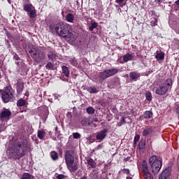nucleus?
<instances>
[{"label": "nucleus", "mask_w": 179, "mask_h": 179, "mask_svg": "<svg viewBox=\"0 0 179 179\" xmlns=\"http://www.w3.org/2000/svg\"><path fill=\"white\" fill-rule=\"evenodd\" d=\"M107 132H108V130H107V129H105L98 132L96 136V139H97L98 141H103V139H104L106 136H107Z\"/></svg>", "instance_id": "obj_11"}, {"label": "nucleus", "mask_w": 179, "mask_h": 179, "mask_svg": "<svg viewBox=\"0 0 179 179\" xmlns=\"http://www.w3.org/2000/svg\"><path fill=\"white\" fill-rule=\"evenodd\" d=\"M27 104V102L24 99H20L17 102V107H24V106H26Z\"/></svg>", "instance_id": "obj_29"}, {"label": "nucleus", "mask_w": 179, "mask_h": 179, "mask_svg": "<svg viewBox=\"0 0 179 179\" xmlns=\"http://www.w3.org/2000/svg\"><path fill=\"white\" fill-rule=\"evenodd\" d=\"M61 23H57V24H55L52 23L50 25V30L51 31V33H55L56 31V33H59V30L61 29Z\"/></svg>", "instance_id": "obj_10"}, {"label": "nucleus", "mask_w": 179, "mask_h": 179, "mask_svg": "<svg viewBox=\"0 0 179 179\" xmlns=\"http://www.w3.org/2000/svg\"><path fill=\"white\" fill-rule=\"evenodd\" d=\"M132 58H134V56L132 55L127 53L124 56H123V61L124 62H128V61L132 60Z\"/></svg>", "instance_id": "obj_26"}, {"label": "nucleus", "mask_w": 179, "mask_h": 179, "mask_svg": "<svg viewBox=\"0 0 179 179\" xmlns=\"http://www.w3.org/2000/svg\"><path fill=\"white\" fill-rule=\"evenodd\" d=\"M87 113L88 114H94V109L92 107H88L87 108Z\"/></svg>", "instance_id": "obj_40"}, {"label": "nucleus", "mask_w": 179, "mask_h": 179, "mask_svg": "<svg viewBox=\"0 0 179 179\" xmlns=\"http://www.w3.org/2000/svg\"><path fill=\"white\" fill-rule=\"evenodd\" d=\"M58 35L70 43H75L76 41V35L73 34L72 25L69 24L62 23L60 26Z\"/></svg>", "instance_id": "obj_2"}, {"label": "nucleus", "mask_w": 179, "mask_h": 179, "mask_svg": "<svg viewBox=\"0 0 179 179\" xmlns=\"http://www.w3.org/2000/svg\"><path fill=\"white\" fill-rule=\"evenodd\" d=\"M37 136L39 139L43 140L44 138H45V131H44L43 129L38 130Z\"/></svg>", "instance_id": "obj_19"}, {"label": "nucleus", "mask_w": 179, "mask_h": 179, "mask_svg": "<svg viewBox=\"0 0 179 179\" xmlns=\"http://www.w3.org/2000/svg\"><path fill=\"white\" fill-rule=\"evenodd\" d=\"M67 169L69 170V171L75 173L76 170H78V164L74 162H70V164H66Z\"/></svg>", "instance_id": "obj_13"}, {"label": "nucleus", "mask_w": 179, "mask_h": 179, "mask_svg": "<svg viewBox=\"0 0 179 179\" xmlns=\"http://www.w3.org/2000/svg\"><path fill=\"white\" fill-rule=\"evenodd\" d=\"M50 157L52 160H58V153L55 151L50 152Z\"/></svg>", "instance_id": "obj_33"}, {"label": "nucleus", "mask_w": 179, "mask_h": 179, "mask_svg": "<svg viewBox=\"0 0 179 179\" xmlns=\"http://www.w3.org/2000/svg\"><path fill=\"white\" fill-rule=\"evenodd\" d=\"M14 59H16V61H19V56H17V55H15Z\"/></svg>", "instance_id": "obj_46"}, {"label": "nucleus", "mask_w": 179, "mask_h": 179, "mask_svg": "<svg viewBox=\"0 0 179 179\" xmlns=\"http://www.w3.org/2000/svg\"><path fill=\"white\" fill-rule=\"evenodd\" d=\"M87 162V166H90V167H91V169H96V166H97V163L95 162L94 159H92V158H88L86 160Z\"/></svg>", "instance_id": "obj_15"}, {"label": "nucleus", "mask_w": 179, "mask_h": 179, "mask_svg": "<svg viewBox=\"0 0 179 179\" xmlns=\"http://www.w3.org/2000/svg\"><path fill=\"white\" fill-rule=\"evenodd\" d=\"M124 124H127V121H125V117H122L120 122L117 123V127H122Z\"/></svg>", "instance_id": "obj_37"}, {"label": "nucleus", "mask_w": 179, "mask_h": 179, "mask_svg": "<svg viewBox=\"0 0 179 179\" xmlns=\"http://www.w3.org/2000/svg\"><path fill=\"white\" fill-rule=\"evenodd\" d=\"M62 68H68V67L66 66H62Z\"/></svg>", "instance_id": "obj_51"}, {"label": "nucleus", "mask_w": 179, "mask_h": 179, "mask_svg": "<svg viewBox=\"0 0 179 179\" xmlns=\"http://www.w3.org/2000/svg\"><path fill=\"white\" fill-rule=\"evenodd\" d=\"M151 26L155 27L156 24H157V18H154L151 22H150Z\"/></svg>", "instance_id": "obj_41"}, {"label": "nucleus", "mask_w": 179, "mask_h": 179, "mask_svg": "<svg viewBox=\"0 0 179 179\" xmlns=\"http://www.w3.org/2000/svg\"><path fill=\"white\" fill-rule=\"evenodd\" d=\"M128 0H115V3L120 6V8H123L127 5V1Z\"/></svg>", "instance_id": "obj_28"}, {"label": "nucleus", "mask_w": 179, "mask_h": 179, "mask_svg": "<svg viewBox=\"0 0 179 179\" xmlns=\"http://www.w3.org/2000/svg\"><path fill=\"white\" fill-rule=\"evenodd\" d=\"M97 26H99V24H97V22H92L91 23L90 25H89V30L90 31H93V30H94V29H96Z\"/></svg>", "instance_id": "obj_31"}, {"label": "nucleus", "mask_w": 179, "mask_h": 179, "mask_svg": "<svg viewBox=\"0 0 179 179\" xmlns=\"http://www.w3.org/2000/svg\"><path fill=\"white\" fill-rule=\"evenodd\" d=\"M55 131H58V127H56V128H55Z\"/></svg>", "instance_id": "obj_52"}, {"label": "nucleus", "mask_w": 179, "mask_h": 179, "mask_svg": "<svg viewBox=\"0 0 179 179\" xmlns=\"http://www.w3.org/2000/svg\"><path fill=\"white\" fill-rule=\"evenodd\" d=\"M143 177L145 179H153V176H152V173H150V171L148 172H144Z\"/></svg>", "instance_id": "obj_32"}, {"label": "nucleus", "mask_w": 179, "mask_h": 179, "mask_svg": "<svg viewBox=\"0 0 179 179\" xmlns=\"http://www.w3.org/2000/svg\"><path fill=\"white\" fill-rule=\"evenodd\" d=\"M170 174H171V169L166 168L160 174L159 179H167V178H169V177H170Z\"/></svg>", "instance_id": "obj_12"}, {"label": "nucleus", "mask_w": 179, "mask_h": 179, "mask_svg": "<svg viewBox=\"0 0 179 179\" xmlns=\"http://www.w3.org/2000/svg\"><path fill=\"white\" fill-rule=\"evenodd\" d=\"M122 171L124 174H129V173H130L129 169H122Z\"/></svg>", "instance_id": "obj_44"}, {"label": "nucleus", "mask_w": 179, "mask_h": 179, "mask_svg": "<svg viewBox=\"0 0 179 179\" xmlns=\"http://www.w3.org/2000/svg\"><path fill=\"white\" fill-rule=\"evenodd\" d=\"M143 117L145 118V120H149L153 117V113L149 110H146L143 114Z\"/></svg>", "instance_id": "obj_27"}, {"label": "nucleus", "mask_w": 179, "mask_h": 179, "mask_svg": "<svg viewBox=\"0 0 179 179\" xmlns=\"http://www.w3.org/2000/svg\"><path fill=\"white\" fill-rule=\"evenodd\" d=\"M23 89H24V83L22 80H18L17 83V93L20 94L23 92Z\"/></svg>", "instance_id": "obj_14"}, {"label": "nucleus", "mask_w": 179, "mask_h": 179, "mask_svg": "<svg viewBox=\"0 0 179 179\" xmlns=\"http://www.w3.org/2000/svg\"><path fill=\"white\" fill-rule=\"evenodd\" d=\"M30 149V145L26 141L15 143L11 148L7 150V156L9 159L19 160L23 157Z\"/></svg>", "instance_id": "obj_1"}, {"label": "nucleus", "mask_w": 179, "mask_h": 179, "mask_svg": "<svg viewBox=\"0 0 179 179\" xmlns=\"http://www.w3.org/2000/svg\"><path fill=\"white\" fill-rule=\"evenodd\" d=\"M152 132H153V127H147L143 131V136H148V135H150V134H152Z\"/></svg>", "instance_id": "obj_17"}, {"label": "nucleus", "mask_w": 179, "mask_h": 179, "mask_svg": "<svg viewBox=\"0 0 179 179\" xmlns=\"http://www.w3.org/2000/svg\"><path fill=\"white\" fill-rule=\"evenodd\" d=\"M15 64H16L17 66H20V62H15Z\"/></svg>", "instance_id": "obj_47"}, {"label": "nucleus", "mask_w": 179, "mask_h": 179, "mask_svg": "<svg viewBox=\"0 0 179 179\" xmlns=\"http://www.w3.org/2000/svg\"><path fill=\"white\" fill-rule=\"evenodd\" d=\"M175 3H176V5H178V6H179V0H177V1L175 2Z\"/></svg>", "instance_id": "obj_48"}, {"label": "nucleus", "mask_w": 179, "mask_h": 179, "mask_svg": "<svg viewBox=\"0 0 179 179\" xmlns=\"http://www.w3.org/2000/svg\"><path fill=\"white\" fill-rule=\"evenodd\" d=\"M13 89L11 87H6L5 90L2 92L1 99L4 103H9L13 101L15 96H13Z\"/></svg>", "instance_id": "obj_5"}, {"label": "nucleus", "mask_w": 179, "mask_h": 179, "mask_svg": "<svg viewBox=\"0 0 179 179\" xmlns=\"http://www.w3.org/2000/svg\"><path fill=\"white\" fill-rule=\"evenodd\" d=\"M145 98H146V100H148V101H152V93H150V92H148L145 94Z\"/></svg>", "instance_id": "obj_35"}, {"label": "nucleus", "mask_w": 179, "mask_h": 179, "mask_svg": "<svg viewBox=\"0 0 179 179\" xmlns=\"http://www.w3.org/2000/svg\"><path fill=\"white\" fill-rule=\"evenodd\" d=\"M81 179H87V176H83L82 178H81Z\"/></svg>", "instance_id": "obj_49"}, {"label": "nucleus", "mask_w": 179, "mask_h": 179, "mask_svg": "<svg viewBox=\"0 0 179 179\" xmlns=\"http://www.w3.org/2000/svg\"><path fill=\"white\" fill-rule=\"evenodd\" d=\"M29 53L36 62H41L45 58V53L38 50V49L35 50V51L30 50Z\"/></svg>", "instance_id": "obj_7"}, {"label": "nucleus", "mask_w": 179, "mask_h": 179, "mask_svg": "<svg viewBox=\"0 0 179 179\" xmlns=\"http://www.w3.org/2000/svg\"><path fill=\"white\" fill-rule=\"evenodd\" d=\"M22 179H31V175H29V173H25L22 175Z\"/></svg>", "instance_id": "obj_38"}, {"label": "nucleus", "mask_w": 179, "mask_h": 179, "mask_svg": "<svg viewBox=\"0 0 179 179\" xmlns=\"http://www.w3.org/2000/svg\"><path fill=\"white\" fill-rule=\"evenodd\" d=\"M141 169L143 173H147L149 171V167H148V162L143 160L141 164Z\"/></svg>", "instance_id": "obj_16"}, {"label": "nucleus", "mask_w": 179, "mask_h": 179, "mask_svg": "<svg viewBox=\"0 0 179 179\" xmlns=\"http://www.w3.org/2000/svg\"><path fill=\"white\" fill-rule=\"evenodd\" d=\"M12 116V112L10 110L7 108H3L0 112V121H9L10 120V117Z\"/></svg>", "instance_id": "obj_8"}, {"label": "nucleus", "mask_w": 179, "mask_h": 179, "mask_svg": "<svg viewBox=\"0 0 179 179\" xmlns=\"http://www.w3.org/2000/svg\"><path fill=\"white\" fill-rule=\"evenodd\" d=\"M57 57V55L55 52L50 51L48 54V58L50 61H54L55 59V57Z\"/></svg>", "instance_id": "obj_25"}, {"label": "nucleus", "mask_w": 179, "mask_h": 179, "mask_svg": "<svg viewBox=\"0 0 179 179\" xmlns=\"http://www.w3.org/2000/svg\"><path fill=\"white\" fill-rule=\"evenodd\" d=\"M66 164H69L75 162V156L73 155V150H66L64 156Z\"/></svg>", "instance_id": "obj_9"}, {"label": "nucleus", "mask_w": 179, "mask_h": 179, "mask_svg": "<svg viewBox=\"0 0 179 179\" xmlns=\"http://www.w3.org/2000/svg\"><path fill=\"white\" fill-rule=\"evenodd\" d=\"M86 90L89 92V93H98L99 90H97V87L94 86H90L86 87Z\"/></svg>", "instance_id": "obj_21"}, {"label": "nucleus", "mask_w": 179, "mask_h": 179, "mask_svg": "<svg viewBox=\"0 0 179 179\" xmlns=\"http://www.w3.org/2000/svg\"><path fill=\"white\" fill-rule=\"evenodd\" d=\"M118 72V70L117 69H111L106 70L103 72H100L98 74V78L99 82H103L105 80V79H107V78H110V76H113V75H115Z\"/></svg>", "instance_id": "obj_6"}, {"label": "nucleus", "mask_w": 179, "mask_h": 179, "mask_svg": "<svg viewBox=\"0 0 179 179\" xmlns=\"http://www.w3.org/2000/svg\"><path fill=\"white\" fill-rule=\"evenodd\" d=\"M129 76L133 80H136V79H138L141 75L137 72H130Z\"/></svg>", "instance_id": "obj_23"}, {"label": "nucleus", "mask_w": 179, "mask_h": 179, "mask_svg": "<svg viewBox=\"0 0 179 179\" xmlns=\"http://www.w3.org/2000/svg\"><path fill=\"white\" fill-rule=\"evenodd\" d=\"M155 58L158 61H162V60L164 59V52H159L158 51H157L156 55H155Z\"/></svg>", "instance_id": "obj_20"}, {"label": "nucleus", "mask_w": 179, "mask_h": 179, "mask_svg": "<svg viewBox=\"0 0 179 179\" xmlns=\"http://www.w3.org/2000/svg\"><path fill=\"white\" fill-rule=\"evenodd\" d=\"M73 136L74 139H79V138H80V134L73 133Z\"/></svg>", "instance_id": "obj_42"}, {"label": "nucleus", "mask_w": 179, "mask_h": 179, "mask_svg": "<svg viewBox=\"0 0 179 179\" xmlns=\"http://www.w3.org/2000/svg\"><path fill=\"white\" fill-rule=\"evenodd\" d=\"M57 179H64L65 178V176L62 175V174H59L57 176Z\"/></svg>", "instance_id": "obj_45"}, {"label": "nucleus", "mask_w": 179, "mask_h": 179, "mask_svg": "<svg viewBox=\"0 0 179 179\" xmlns=\"http://www.w3.org/2000/svg\"><path fill=\"white\" fill-rule=\"evenodd\" d=\"M34 7L31 4H24V10L25 12H30Z\"/></svg>", "instance_id": "obj_30"}, {"label": "nucleus", "mask_w": 179, "mask_h": 179, "mask_svg": "<svg viewBox=\"0 0 179 179\" xmlns=\"http://www.w3.org/2000/svg\"><path fill=\"white\" fill-rule=\"evenodd\" d=\"M139 139H141V136L139 134H136L134 139V145H136V143L139 142Z\"/></svg>", "instance_id": "obj_36"}, {"label": "nucleus", "mask_w": 179, "mask_h": 179, "mask_svg": "<svg viewBox=\"0 0 179 179\" xmlns=\"http://www.w3.org/2000/svg\"><path fill=\"white\" fill-rule=\"evenodd\" d=\"M145 146H146V141L143 139L141 140L138 143L139 149H145Z\"/></svg>", "instance_id": "obj_34"}, {"label": "nucleus", "mask_w": 179, "mask_h": 179, "mask_svg": "<svg viewBox=\"0 0 179 179\" xmlns=\"http://www.w3.org/2000/svg\"><path fill=\"white\" fill-rule=\"evenodd\" d=\"M150 164L151 166L152 173H154V174H157L162 169V158H159L155 155L152 156L150 158Z\"/></svg>", "instance_id": "obj_4"}, {"label": "nucleus", "mask_w": 179, "mask_h": 179, "mask_svg": "<svg viewBox=\"0 0 179 179\" xmlns=\"http://www.w3.org/2000/svg\"><path fill=\"white\" fill-rule=\"evenodd\" d=\"M126 179H133L131 176H127Z\"/></svg>", "instance_id": "obj_50"}, {"label": "nucleus", "mask_w": 179, "mask_h": 179, "mask_svg": "<svg viewBox=\"0 0 179 179\" xmlns=\"http://www.w3.org/2000/svg\"><path fill=\"white\" fill-rule=\"evenodd\" d=\"M173 87V80L171 78L166 79L164 82L158 84L157 87L153 88V92L159 96H163L169 92V89Z\"/></svg>", "instance_id": "obj_3"}, {"label": "nucleus", "mask_w": 179, "mask_h": 179, "mask_svg": "<svg viewBox=\"0 0 179 179\" xmlns=\"http://www.w3.org/2000/svg\"><path fill=\"white\" fill-rule=\"evenodd\" d=\"M63 73L68 78L69 76V70L68 68H62Z\"/></svg>", "instance_id": "obj_39"}, {"label": "nucleus", "mask_w": 179, "mask_h": 179, "mask_svg": "<svg viewBox=\"0 0 179 179\" xmlns=\"http://www.w3.org/2000/svg\"><path fill=\"white\" fill-rule=\"evenodd\" d=\"M55 66H54V63L48 62L46 64V68H55Z\"/></svg>", "instance_id": "obj_43"}, {"label": "nucleus", "mask_w": 179, "mask_h": 179, "mask_svg": "<svg viewBox=\"0 0 179 179\" xmlns=\"http://www.w3.org/2000/svg\"><path fill=\"white\" fill-rule=\"evenodd\" d=\"M28 13H29V16L31 19H34V17L37 16V13L34 7L31 9V10L29 11Z\"/></svg>", "instance_id": "obj_22"}, {"label": "nucleus", "mask_w": 179, "mask_h": 179, "mask_svg": "<svg viewBox=\"0 0 179 179\" xmlns=\"http://www.w3.org/2000/svg\"><path fill=\"white\" fill-rule=\"evenodd\" d=\"M66 20L69 23H73V20H75V15L72 13H68L66 16Z\"/></svg>", "instance_id": "obj_18"}, {"label": "nucleus", "mask_w": 179, "mask_h": 179, "mask_svg": "<svg viewBox=\"0 0 179 179\" xmlns=\"http://www.w3.org/2000/svg\"><path fill=\"white\" fill-rule=\"evenodd\" d=\"M0 79H1V74H0Z\"/></svg>", "instance_id": "obj_53"}, {"label": "nucleus", "mask_w": 179, "mask_h": 179, "mask_svg": "<svg viewBox=\"0 0 179 179\" xmlns=\"http://www.w3.org/2000/svg\"><path fill=\"white\" fill-rule=\"evenodd\" d=\"M81 124L83 127H87V125H90V120L87 117H85L81 120Z\"/></svg>", "instance_id": "obj_24"}]
</instances>
